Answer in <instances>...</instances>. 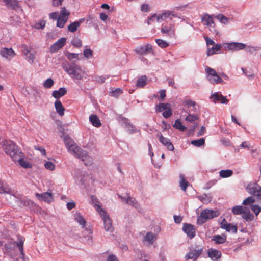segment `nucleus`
Segmentation results:
<instances>
[{
    "mask_svg": "<svg viewBox=\"0 0 261 261\" xmlns=\"http://www.w3.org/2000/svg\"><path fill=\"white\" fill-rule=\"evenodd\" d=\"M255 201L254 198L252 196L248 197L246 198L243 201V204L245 205H250L252 203H253Z\"/></svg>",
    "mask_w": 261,
    "mask_h": 261,
    "instance_id": "obj_50",
    "label": "nucleus"
},
{
    "mask_svg": "<svg viewBox=\"0 0 261 261\" xmlns=\"http://www.w3.org/2000/svg\"><path fill=\"white\" fill-rule=\"evenodd\" d=\"M214 17H215L214 15H210L207 13L204 14L201 17V22L204 25L215 27Z\"/></svg>",
    "mask_w": 261,
    "mask_h": 261,
    "instance_id": "obj_14",
    "label": "nucleus"
},
{
    "mask_svg": "<svg viewBox=\"0 0 261 261\" xmlns=\"http://www.w3.org/2000/svg\"><path fill=\"white\" fill-rule=\"evenodd\" d=\"M182 229L190 239H192L195 237V229L193 225L190 224H184Z\"/></svg>",
    "mask_w": 261,
    "mask_h": 261,
    "instance_id": "obj_18",
    "label": "nucleus"
},
{
    "mask_svg": "<svg viewBox=\"0 0 261 261\" xmlns=\"http://www.w3.org/2000/svg\"><path fill=\"white\" fill-rule=\"evenodd\" d=\"M246 210L245 207L242 206H235L232 209V212L234 215H240L243 212V211Z\"/></svg>",
    "mask_w": 261,
    "mask_h": 261,
    "instance_id": "obj_37",
    "label": "nucleus"
},
{
    "mask_svg": "<svg viewBox=\"0 0 261 261\" xmlns=\"http://www.w3.org/2000/svg\"><path fill=\"white\" fill-rule=\"evenodd\" d=\"M46 22L44 20H41L35 24V28L36 29H42L45 27Z\"/></svg>",
    "mask_w": 261,
    "mask_h": 261,
    "instance_id": "obj_53",
    "label": "nucleus"
},
{
    "mask_svg": "<svg viewBox=\"0 0 261 261\" xmlns=\"http://www.w3.org/2000/svg\"><path fill=\"white\" fill-rule=\"evenodd\" d=\"M81 24L80 21H74L68 26V30L69 32H75Z\"/></svg>",
    "mask_w": 261,
    "mask_h": 261,
    "instance_id": "obj_32",
    "label": "nucleus"
},
{
    "mask_svg": "<svg viewBox=\"0 0 261 261\" xmlns=\"http://www.w3.org/2000/svg\"><path fill=\"white\" fill-rule=\"evenodd\" d=\"M6 5H9L14 9L18 8L19 2L18 0H3Z\"/></svg>",
    "mask_w": 261,
    "mask_h": 261,
    "instance_id": "obj_36",
    "label": "nucleus"
},
{
    "mask_svg": "<svg viewBox=\"0 0 261 261\" xmlns=\"http://www.w3.org/2000/svg\"><path fill=\"white\" fill-rule=\"evenodd\" d=\"M23 153L22 152H21V153L19 154L18 155H16V156H15V158L13 160L15 162H18L19 165L24 168H31V165L28 162L23 159Z\"/></svg>",
    "mask_w": 261,
    "mask_h": 261,
    "instance_id": "obj_20",
    "label": "nucleus"
},
{
    "mask_svg": "<svg viewBox=\"0 0 261 261\" xmlns=\"http://www.w3.org/2000/svg\"><path fill=\"white\" fill-rule=\"evenodd\" d=\"M119 122L123 125L129 133L135 132V128L133 125L130 124L129 120L123 117H120L119 119Z\"/></svg>",
    "mask_w": 261,
    "mask_h": 261,
    "instance_id": "obj_19",
    "label": "nucleus"
},
{
    "mask_svg": "<svg viewBox=\"0 0 261 261\" xmlns=\"http://www.w3.org/2000/svg\"><path fill=\"white\" fill-rule=\"evenodd\" d=\"M35 149L39 150L41 154L43 155L44 156L46 154V151L45 149L42 146H35L34 147Z\"/></svg>",
    "mask_w": 261,
    "mask_h": 261,
    "instance_id": "obj_63",
    "label": "nucleus"
},
{
    "mask_svg": "<svg viewBox=\"0 0 261 261\" xmlns=\"http://www.w3.org/2000/svg\"><path fill=\"white\" fill-rule=\"evenodd\" d=\"M220 228L225 229L227 232L236 233L238 227L236 225H233L227 222L225 219H223L220 223Z\"/></svg>",
    "mask_w": 261,
    "mask_h": 261,
    "instance_id": "obj_10",
    "label": "nucleus"
},
{
    "mask_svg": "<svg viewBox=\"0 0 261 261\" xmlns=\"http://www.w3.org/2000/svg\"><path fill=\"white\" fill-rule=\"evenodd\" d=\"M66 56L69 60H71L73 59L77 58L79 54L71 53H67Z\"/></svg>",
    "mask_w": 261,
    "mask_h": 261,
    "instance_id": "obj_57",
    "label": "nucleus"
},
{
    "mask_svg": "<svg viewBox=\"0 0 261 261\" xmlns=\"http://www.w3.org/2000/svg\"><path fill=\"white\" fill-rule=\"evenodd\" d=\"M72 44L76 47H80L82 45V41L79 38H74L71 42Z\"/></svg>",
    "mask_w": 261,
    "mask_h": 261,
    "instance_id": "obj_49",
    "label": "nucleus"
},
{
    "mask_svg": "<svg viewBox=\"0 0 261 261\" xmlns=\"http://www.w3.org/2000/svg\"><path fill=\"white\" fill-rule=\"evenodd\" d=\"M208 80L211 83L213 84L221 83L223 81L222 79L218 75H215L214 76H210L208 77Z\"/></svg>",
    "mask_w": 261,
    "mask_h": 261,
    "instance_id": "obj_42",
    "label": "nucleus"
},
{
    "mask_svg": "<svg viewBox=\"0 0 261 261\" xmlns=\"http://www.w3.org/2000/svg\"><path fill=\"white\" fill-rule=\"evenodd\" d=\"M251 208L256 216L261 212V207L256 205H252Z\"/></svg>",
    "mask_w": 261,
    "mask_h": 261,
    "instance_id": "obj_54",
    "label": "nucleus"
},
{
    "mask_svg": "<svg viewBox=\"0 0 261 261\" xmlns=\"http://www.w3.org/2000/svg\"><path fill=\"white\" fill-rule=\"evenodd\" d=\"M205 143V140L204 138H200L198 140H192L191 144L196 147H200Z\"/></svg>",
    "mask_w": 261,
    "mask_h": 261,
    "instance_id": "obj_44",
    "label": "nucleus"
},
{
    "mask_svg": "<svg viewBox=\"0 0 261 261\" xmlns=\"http://www.w3.org/2000/svg\"><path fill=\"white\" fill-rule=\"evenodd\" d=\"M49 17L51 19L57 20V19L59 17L58 12H53V13H49Z\"/></svg>",
    "mask_w": 261,
    "mask_h": 261,
    "instance_id": "obj_58",
    "label": "nucleus"
},
{
    "mask_svg": "<svg viewBox=\"0 0 261 261\" xmlns=\"http://www.w3.org/2000/svg\"><path fill=\"white\" fill-rule=\"evenodd\" d=\"M173 127L181 131H185L187 129V128L182 125L181 122L179 119L176 120Z\"/></svg>",
    "mask_w": 261,
    "mask_h": 261,
    "instance_id": "obj_41",
    "label": "nucleus"
},
{
    "mask_svg": "<svg viewBox=\"0 0 261 261\" xmlns=\"http://www.w3.org/2000/svg\"><path fill=\"white\" fill-rule=\"evenodd\" d=\"M95 208L103 221L105 230L110 232H113L114 228L112 226V222L108 213L101 207V205H97L96 203L95 204Z\"/></svg>",
    "mask_w": 261,
    "mask_h": 261,
    "instance_id": "obj_4",
    "label": "nucleus"
},
{
    "mask_svg": "<svg viewBox=\"0 0 261 261\" xmlns=\"http://www.w3.org/2000/svg\"><path fill=\"white\" fill-rule=\"evenodd\" d=\"M205 71L208 74L209 77L212 76H214L215 75H218L216 71L214 69L209 67H206L205 68Z\"/></svg>",
    "mask_w": 261,
    "mask_h": 261,
    "instance_id": "obj_48",
    "label": "nucleus"
},
{
    "mask_svg": "<svg viewBox=\"0 0 261 261\" xmlns=\"http://www.w3.org/2000/svg\"><path fill=\"white\" fill-rule=\"evenodd\" d=\"M35 55L31 53H30L27 56H26V59L30 63H33L35 60Z\"/></svg>",
    "mask_w": 261,
    "mask_h": 261,
    "instance_id": "obj_55",
    "label": "nucleus"
},
{
    "mask_svg": "<svg viewBox=\"0 0 261 261\" xmlns=\"http://www.w3.org/2000/svg\"><path fill=\"white\" fill-rule=\"evenodd\" d=\"M245 46V44L243 43L233 42L228 45V48L232 51H238L244 49Z\"/></svg>",
    "mask_w": 261,
    "mask_h": 261,
    "instance_id": "obj_22",
    "label": "nucleus"
},
{
    "mask_svg": "<svg viewBox=\"0 0 261 261\" xmlns=\"http://www.w3.org/2000/svg\"><path fill=\"white\" fill-rule=\"evenodd\" d=\"M75 220L84 228L85 226L86 221L80 213H76L74 215Z\"/></svg>",
    "mask_w": 261,
    "mask_h": 261,
    "instance_id": "obj_30",
    "label": "nucleus"
},
{
    "mask_svg": "<svg viewBox=\"0 0 261 261\" xmlns=\"http://www.w3.org/2000/svg\"><path fill=\"white\" fill-rule=\"evenodd\" d=\"M55 107L58 114H64L65 108L60 100H56L55 102Z\"/></svg>",
    "mask_w": 261,
    "mask_h": 261,
    "instance_id": "obj_27",
    "label": "nucleus"
},
{
    "mask_svg": "<svg viewBox=\"0 0 261 261\" xmlns=\"http://www.w3.org/2000/svg\"><path fill=\"white\" fill-rule=\"evenodd\" d=\"M44 167L46 169L53 171L55 168V165L51 162L48 161L44 164Z\"/></svg>",
    "mask_w": 261,
    "mask_h": 261,
    "instance_id": "obj_51",
    "label": "nucleus"
},
{
    "mask_svg": "<svg viewBox=\"0 0 261 261\" xmlns=\"http://www.w3.org/2000/svg\"><path fill=\"white\" fill-rule=\"evenodd\" d=\"M121 199L125 200L126 203H127V204L131 205L133 206L137 207L138 204L135 198H132L129 196H128L127 198H123L122 197H121Z\"/></svg>",
    "mask_w": 261,
    "mask_h": 261,
    "instance_id": "obj_39",
    "label": "nucleus"
},
{
    "mask_svg": "<svg viewBox=\"0 0 261 261\" xmlns=\"http://www.w3.org/2000/svg\"><path fill=\"white\" fill-rule=\"evenodd\" d=\"M11 192L9 186L0 179V194H11Z\"/></svg>",
    "mask_w": 261,
    "mask_h": 261,
    "instance_id": "obj_24",
    "label": "nucleus"
},
{
    "mask_svg": "<svg viewBox=\"0 0 261 261\" xmlns=\"http://www.w3.org/2000/svg\"><path fill=\"white\" fill-rule=\"evenodd\" d=\"M24 240L25 239L23 237L19 235L18 236L17 242H10L5 245L4 248L3 249L4 253H5L6 252H10L11 251L14 249L16 245L17 247L18 248L20 252L21 255L24 256V253L23 250V244Z\"/></svg>",
    "mask_w": 261,
    "mask_h": 261,
    "instance_id": "obj_5",
    "label": "nucleus"
},
{
    "mask_svg": "<svg viewBox=\"0 0 261 261\" xmlns=\"http://www.w3.org/2000/svg\"><path fill=\"white\" fill-rule=\"evenodd\" d=\"M215 18L219 20L221 23L226 24L228 22V18L222 14H219L215 16Z\"/></svg>",
    "mask_w": 261,
    "mask_h": 261,
    "instance_id": "obj_46",
    "label": "nucleus"
},
{
    "mask_svg": "<svg viewBox=\"0 0 261 261\" xmlns=\"http://www.w3.org/2000/svg\"><path fill=\"white\" fill-rule=\"evenodd\" d=\"M212 240L214 241L216 244H222L225 242L226 237L225 235H216L213 237Z\"/></svg>",
    "mask_w": 261,
    "mask_h": 261,
    "instance_id": "obj_29",
    "label": "nucleus"
},
{
    "mask_svg": "<svg viewBox=\"0 0 261 261\" xmlns=\"http://www.w3.org/2000/svg\"><path fill=\"white\" fill-rule=\"evenodd\" d=\"M204 38L205 40L206 41L207 45H212L215 44L214 41L212 39L210 38L209 37L205 36L204 37Z\"/></svg>",
    "mask_w": 261,
    "mask_h": 261,
    "instance_id": "obj_62",
    "label": "nucleus"
},
{
    "mask_svg": "<svg viewBox=\"0 0 261 261\" xmlns=\"http://www.w3.org/2000/svg\"><path fill=\"white\" fill-rule=\"evenodd\" d=\"M35 196L39 200L44 201L45 202L49 203L53 200V196L51 192L48 191L41 194L36 193Z\"/></svg>",
    "mask_w": 261,
    "mask_h": 261,
    "instance_id": "obj_16",
    "label": "nucleus"
},
{
    "mask_svg": "<svg viewBox=\"0 0 261 261\" xmlns=\"http://www.w3.org/2000/svg\"><path fill=\"white\" fill-rule=\"evenodd\" d=\"M66 92V88H60L58 90L54 91L52 93V96L56 98H58L64 96Z\"/></svg>",
    "mask_w": 261,
    "mask_h": 261,
    "instance_id": "obj_26",
    "label": "nucleus"
},
{
    "mask_svg": "<svg viewBox=\"0 0 261 261\" xmlns=\"http://www.w3.org/2000/svg\"><path fill=\"white\" fill-rule=\"evenodd\" d=\"M207 254L208 256L213 260H217L220 258L221 256V253L220 251L214 249H208Z\"/></svg>",
    "mask_w": 261,
    "mask_h": 261,
    "instance_id": "obj_23",
    "label": "nucleus"
},
{
    "mask_svg": "<svg viewBox=\"0 0 261 261\" xmlns=\"http://www.w3.org/2000/svg\"><path fill=\"white\" fill-rule=\"evenodd\" d=\"M160 142L164 146H166L167 149L170 151H173L174 147L170 140L167 138L164 137L160 132L156 134Z\"/></svg>",
    "mask_w": 261,
    "mask_h": 261,
    "instance_id": "obj_12",
    "label": "nucleus"
},
{
    "mask_svg": "<svg viewBox=\"0 0 261 261\" xmlns=\"http://www.w3.org/2000/svg\"><path fill=\"white\" fill-rule=\"evenodd\" d=\"M54 84L53 80L51 78H48L44 81L43 86L46 88H50L53 86Z\"/></svg>",
    "mask_w": 261,
    "mask_h": 261,
    "instance_id": "obj_47",
    "label": "nucleus"
},
{
    "mask_svg": "<svg viewBox=\"0 0 261 261\" xmlns=\"http://www.w3.org/2000/svg\"><path fill=\"white\" fill-rule=\"evenodd\" d=\"M155 239V236L151 232L147 233L144 238V240L147 241L150 244H152Z\"/></svg>",
    "mask_w": 261,
    "mask_h": 261,
    "instance_id": "obj_38",
    "label": "nucleus"
},
{
    "mask_svg": "<svg viewBox=\"0 0 261 261\" xmlns=\"http://www.w3.org/2000/svg\"><path fill=\"white\" fill-rule=\"evenodd\" d=\"M122 93V90L120 88L116 89L111 92V95L116 98H118L119 96Z\"/></svg>",
    "mask_w": 261,
    "mask_h": 261,
    "instance_id": "obj_52",
    "label": "nucleus"
},
{
    "mask_svg": "<svg viewBox=\"0 0 261 261\" xmlns=\"http://www.w3.org/2000/svg\"><path fill=\"white\" fill-rule=\"evenodd\" d=\"M171 17H176L177 16L173 11H164L161 14L156 16V20L158 22H161L169 18L171 19L172 18Z\"/></svg>",
    "mask_w": 261,
    "mask_h": 261,
    "instance_id": "obj_17",
    "label": "nucleus"
},
{
    "mask_svg": "<svg viewBox=\"0 0 261 261\" xmlns=\"http://www.w3.org/2000/svg\"><path fill=\"white\" fill-rule=\"evenodd\" d=\"M0 54L4 58L7 59H10L16 55L14 51L12 49V48H3L0 52Z\"/></svg>",
    "mask_w": 261,
    "mask_h": 261,
    "instance_id": "obj_21",
    "label": "nucleus"
},
{
    "mask_svg": "<svg viewBox=\"0 0 261 261\" xmlns=\"http://www.w3.org/2000/svg\"><path fill=\"white\" fill-rule=\"evenodd\" d=\"M246 190L249 194L257 198L261 192V187L257 183H249L246 187Z\"/></svg>",
    "mask_w": 261,
    "mask_h": 261,
    "instance_id": "obj_8",
    "label": "nucleus"
},
{
    "mask_svg": "<svg viewBox=\"0 0 261 261\" xmlns=\"http://www.w3.org/2000/svg\"><path fill=\"white\" fill-rule=\"evenodd\" d=\"M83 54L85 57L89 58L92 56V51L90 49H86L84 50Z\"/></svg>",
    "mask_w": 261,
    "mask_h": 261,
    "instance_id": "obj_56",
    "label": "nucleus"
},
{
    "mask_svg": "<svg viewBox=\"0 0 261 261\" xmlns=\"http://www.w3.org/2000/svg\"><path fill=\"white\" fill-rule=\"evenodd\" d=\"M241 215H242V218L247 221L251 220L253 218V215L249 213V210H247V208H246V210L243 211V212L242 213V214Z\"/></svg>",
    "mask_w": 261,
    "mask_h": 261,
    "instance_id": "obj_40",
    "label": "nucleus"
},
{
    "mask_svg": "<svg viewBox=\"0 0 261 261\" xmlns=\"http://www.w3.org/2000/svg\"><path fill=\"white\" fill-rule=\"evenodd\" d=\"M63 138L69 152L81 159L86 166L92 163V159L88 155L87 152L79 147L68 135H63Z\"/></svg>",
    "mask_w": 261,
    "mask_h": 261,
    "instance_id": "obj_1",
    "label": "nucleus"
},
{
    "mask_svg": "<svg viewBox=\"0 0 261 261\" xmlns=\"http://www.w3.org/2000/svg\"><path fill=\"white\" fill-rule=\"evenodd\" d=\"M233 174V171L231 170H222L219 172L220 176L222 178H227Z\"/></svg>",
    "mask_w": 261,
    "mask_h": 261,
    "instance_id": "obj_35",
    "label": "nucleus"
},
{
    "mask_svg": "<svg viewBox=\"0 0 261 261\" xmlns=\"http://www.w3.org/2000/svg\"><path fill=\"white\" fill-rule=\"evenodd\" d=\"M203 251V248L201 247L200 248L196 250H191L185 256V259L186 260H189L190 259H193L194 260H196L198 257L201 254Z\"/></svg>",
    "mask_w": 261,
    "mask_h": 261,
    "instance_id": "obj_15",
    "label": "nucleus"
},
{
    "mask_svg": "<svg viewBox=\"0 0 261 261\" xmlns=\"http://www.w3.org/2000/svg\"><path fill=\"white\" fill-rule=\"evenodd\" d=\"M161 32L162 34L168 37H174L175 36V24L167 22L163 23L161 26Z\"/></svg>",
    "mask_w": 261,
    "mask_h": 261,
    "instance_id": "obj_7",
    "label": "nucleus"
},
{
    "mask_svg": "<svg viewBox=\"0 0 261 261\" xmlns=\"http://www.w3.org/2000/svg\"><path fill=\"white\" fill-rule=\"evenodd\" d=\"M156 112H163L162 114H172L171 105L169 103H160L156 107Z\"/></svg>",
    "mask_w": 261,
    "mask_h": 261,
    "instance_id": "obj_13",
    "label": "nucleus"
},
{
    "mask_svg": "<svg viewBox=\"0 0 261 261\" xmlns=\"http://www.w3.org/2000/svg\"><path fill=\"white\" fill-rule=\"evenodd\" d=\"M23 53L26 56L31 53V48L28 47L27 45H23Z\"/></svg>",
    "mask_w": 261,
    "mask_h": 261,
    "instance_id": "obj_59",
    "label": "nucleus"
},
{
    "mask_svg": "<svg viewBox=\"0 0 261 261\" xmlns=\"http://www.w3.org/2000/svg\"><path fill=\"white\" fill-rule=\"evenodd\" d=\"M210 98L213 102L221 103L222 104L227 103L228 100L226 97L223 96L220 92H216L211 95Z\"/></svg>",
    "mask_w": 261,
    "mask_h": 261,
    "instance_id": "obj_11",
    "label": "nucleus"
},
{
    "mask_svg": "<svg viewBox=\"0 0 261 261\" xmlns=\"http://www.w3.org/2000/svg\"><path fill=\"white\" fill-rule=\"evenodd\" d=\"M64 70L73 79L82 80L85 72L79 65L74 63L68 64L63 67Z\"/></svg>",
    "mask_w": 261,
    "mask_h": 261,
    "instance_id": "obj_3",
    "label": "nucleus"
},
{
    "mask_svg": "<svg viewBox=\"0 0 261 261\" xmlns=\"http://www.w3.org/2000/svg\"><path fill=\"white\" fill-rule=\"evenodd\" d=\"M3 149L5 153L13 160L16 155L21 153V151L17 145L11 140H4L2 142Z\"/></svg>",
    "mask_w": 261,
    "mask_h": 261,
    "instance_id": "obj_2",
    "label": "nucleus"
},
{
    "mask_svg": "<svg viewBox=\"0 0 261 261\" xmlns=\"http://www.w3.org/2000/svg\"><path fill=\"white\" fill-rule=\"evenodd\" d=\"M221 46L220 44H216L212 48H208L207 51V55L208 56H211L217 52L221 49Z\"/></svg>",
    "mask_w": 261,
    "mask_h": 261,
    "instance_id": "obj_31",
    "label": "nucleus"
},
{
    "mask_svg": "<svg viewBox=\"0 0 261 261\" xmlns=\"http://www.w3.org/2000/svg\"><path fill=\"white\" fill-rule=\"evenodd\" d=\"M147 83V77L145 75L139 77L137 81L136 86L137 87L142 88Z\"/></svg>",
    "mask_w": 261,
    "mask_h": 261,
    "instance_id": "obj_34",
    "label": "nucleus"
},
{
    "mask_svg": "<svg viewBox=\"0 0 261 261\" xmlns=\"http://www.w3.org/2000/svg\"><path fill=\"white\" fill-rule=\"evenodd\" d=\"M89 120L92 125L96 127H100L101 126L100 120L97 115H90Z\"/></svg>",
    "mask_w": 261,
    "mask_h": 261,
    "instance_id": "obj_25",
    "label": "nucleus"
},
{
    "mask_svg": "<svg viewBox=\"0 0 261 261\" xmlns=\"http://www.w3.org/2000/svg\"><path fill=\"white\" fill-rule=\"evenodd\" d=\"M70 14V12L65 7H63L60 10L59 17L68 19Z\"/></svg>",
    "mask_w": 261,
    "mask_h": 261,
    "instance_id": "obj_33",
    "label": "nucleus"
},
{
    "mask_svg": "<svg viewBox=\"0 0 261 261\" xmlns=\"http://www.w3.org/2000/svg\"><path fill=\"white\" fill-rule=\"evenodd\" d=\"M66 43V38L65 37L61 38L50 46L49 51L51 53H56L60 49L62 48Z\"/></svg>",
    "mask_w": 261,
    "mask_h": 261,
    "instance_id": "obj_9",
    "label": "nucleus"
},
{
    "mask_svg": "<svg viewBox=\"0 0 261 261\" xmlns=\"http://www.w3.org/2000/svg\"><path fill=\"white\" fill-rule=\"evenodd\" d=\"M67 20L68 19H67L59 17L57 19V22L56 24L57 27L60 28H63L65 26Z\"/></svg>",
    "mask_w": 261,
    "mask_h": 261,
    "instance_id": "obj_43",
    "label": "nucleus"
},
{
    "mask_svg": "<svg viewBox=\"0 0 261 261\" xmlns=\"http://www.w3.org/2000/svg\"><path fill=\"white\" fill-rule=\"evenodd\" d=\"M144 47V48L143 49L146 51V54L151 52L152 50V46L149 44L146 45Z\"/></svg>",
    "mask_w": 261,
    "mask_h": 261,
    "instance_id": "obj_64",
    "label": "nucleus"
},
{
    "mask_svg": "<svg viewBox=\"0 0 261 261\" xmlns=\"http://www.w3.org/2000/svg\"><path fill=\"white\" fill-rule=\"evenodd\" d=\"M219 215V213L217 211L205 209L201 212L200 216L198 217L197 223L198 224L201 225L208 219L217 217Z\"/></svg>",
    "mask_w": 261,
    "mask_h": 261,
    "instance_id": "obj_6",
    "label": "nucleus"
},
{
    "mask_svg": "<svg viewBox=\"0 0 261 261\" xmlns=\"http://www.w3.org/2000/svg\"><path fill=\"white\" fill-rule=\"evenodd\" d=\"M180 178V187H181V189L184 191H186V189L187 188L188 186L189 185V182L185 179V176L183 174H180L179 175Z\"/></svg>",
    "mask_w": 261,
    "mask_h": 261,
    "instance_id": "obj_28",
    "label": "nucleus"
},
{
    "mask_svg": "<svg viewBox=\"0 0 261 261\" xmlns=\"http://www.w3.org/2000/svg\"><path fill=\"white\" fill-rule=\"evenodd\" d=\"M157 44L162 48H166L169 46V43L164 40L157 39L155 40Z\"/></svg>",
    "mask_w": 261,
    "mask_h": 261,
    "instance_id": "obj_45",
    "label": "nucleus"
},
{
    "mask_svg": "<svg viewBox=\"0 0 261 261\" xmlns=\"http://www.w3.org/2000/svg\"><path fill=\"white\" fill-rule=\"evenodd\" d=\"M197 119V115H187L186 118V120L189 122H193Z\"/></svg>",
    "mask_w": 261,
    "mask_h": 261,
    "instance_id": "obj_60",
    "label": "nucleus"
},
{
    "mask_svg": "<svg viewBox=\"0 0 261 261\" xmlns=\"http://www.w3.org/2000/svg\"><path fill=\"white\" fill-rule=\"evenodd\" d=\"M141 10L143 12H147L149 11V6L147 4H143L141 6Z\"/></svg>",
    "mask_w": 261,
    "mask_h": 261,
    "instance_id": "obj_61",
    "label": "nucleus"
}]
</instances>
